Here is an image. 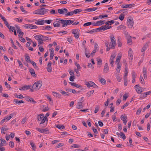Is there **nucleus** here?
Instances as JSON below:
<instances>
[{
    "label": "nucleus",
    "mask_w": 151,
    "mask_h": 151,
    "mask_svg": "<svg viewBox=\"0 0 151 151\" xmlns=\"http://www.w3.org/2000/svg\"><path fill=\"white\" fill-rule=\"evenodd\" d=\"M73 11H71L70 12H68L66 14H65L66 16H71L73 14Z\"/></svg>",
    "instance_id": "48"
},
{
    "label": "nucleus",
    "mask_w": 151,
    "mask_h": 151,
    "mask_svg": "<svg viewBox=\"0 0 151 151\" xmlns=\"http://www.w3.org/2000/svg\"><path fill=\"white\" fill-rule=\"evenodd\" d=\"M53 26L54 27H59L60 26V24L59 23L55 22L53 23Z\"/></svg>",
    "instance_id": "44"
},
{
    "label": "nucleus",
    "mask_w": 151,
    "mask_h": 151,
    "mask_svg": "<svg viewBox=\"0 0 151 151\" xmlns=\"http://www.w3.org/2000/svg\"><path fill=\"white\" fill-rule=\"evenodd\" d=\"M120 135L122 137V138L124 139H125L126 138V137L124 134L122 132H120Z\"/></svg>",
    "instance_id": "45"
},
{
    "label": "nucleus",
    "mask_w": 151,
    "mask_h": 151,
    "mask_svg": "<svg viewBox=\"0 0 151 151\" xmlns=\"http://www.w3.org/2000/svg\"><path fill=\"white\" fill-rule=\"evenodd\" d=\"M133 5L132 4H127L126 5H122V8H131L132 6Z\"/></svg>",
    "instance_id": "28"
},
{
    "label": "nucleus",
    "mask_w": 151,
    "mask_h": 151,
    "mask_svg": "<svg viewBox=\"0 0 151 151\" xmlns=\"http://www.w3.org/2000/svg\"><path fill=\"white\" fill-rule=\"evenodd\" d=\"M0 140L1 141V144H0V146L4 145V144H6V142L5 140L1 139H0Z\"/></svg>",
    "instance_id": "38"
},
{
    "label": "nucleus",
    "mask_w": 151,
    "mask_h": 151,
    "mask_svg": "<svg viewBox=\"0 0 151 151\" xmlns=\"http://www.w3.org/2000/svg\"><path fill=\"white\" fill-rule=\"evenodd\" d=\"M106 30V25H104L95 29V31L97 32L98 30L99 31H102Z\"/></svg>",
    "instance_id": "14"
},
{
    "label": "nucleus",
    "mask_w": 151,
    "mask_h": 151,
    "mask_svg": "<svg viewBox=\"0 0 151 151\" xmlns=\"http://www.w3.org/2000/svg\"><path fill=\"white\" fill-rule=\"evenodd\" d=\"M29 72L31 75L34 74L35 75L34 70L33 69H29Z\"/></svg>",
    "instance_id": "42"
},
{
    "label": "nucleus",
    "mask_w": 151,
    "mask_h": 151,
    "mask_svg": "<svg viewBox=\"0 0 151 151\" xmlns=\"http://www.w3.org/2000/svg\"><path fill=\"white\" fill-rule=\"evenodd\" d=\"M17 31V33L19 34V35H20L21 36L22 35V36H23L24 33L22 32L21 31V29H18Z\"/></svg>",
    "instance_id": "46"
},
{
    "label": "nucleus",
    "mask_w": 151,
    "mask_h": 151,
    "mask_svg": "<svg viewBox=\"0 0 151 151\" xmlns=\"http://www.w3.org/2000/svg\"><path fill=\"white\" fill-rule=\"evenodd\" d=\"M112 119H113V121L114 122H115L116 121V116L115 115H113L112 116Z\"/></svg>",
    "instance_id": "56"
},
{
    "label": "nucleus",
    "mask_w": 151,
    "mask_h": 151,
    "mask_svg": "<svg viewBox=\"0 0 151 151\" xmlns=\"http://www.w3.org/2000/svg\"><path fill=\"white\" fill-rule=\"evenodd\" d=\"M52 28L49 26H47L46 27H44L42 28V30L51 29Z\"/></svg>",
    "instance_id": "37"
},
{
    "label": "nucleus",
    "mask_w": 151,
    "mask_h": 151,
    "mask_svg": "<svg viewBox=\"0 0 151 151\" xmlns=\"http://www.w3.org/2000/svg\"><path fill=\"white\" fill-rule=\"evenodd\" d=\"M91 24H92V23L91 22H87V23H85L83 24V26H84V27L87 26H88L89 25H90Z\"/></svg>",
    "instance_id": "52"
},
{
    "label": "nucleus",
    "mask_w": 151,
    "mask_h": 151,
    "mask_svg": "<svg viewBox=\"0 0 151 151\" xmlns=\"http://www.w3.org/2000/svg\"><path fill=\"white\" fill-rule=\"evenodd\" d=\"M116 56L115 54H112L111 56L110 59L109 61L112 67L113 66V64L114 63V60L115 57Z\"/></svg>",
    "instance_id": "8"
},
{
    "label": "nucleus",
    "mask_w": 151,
    "mask_h": 151,
    "mask_svg": "<svg viewBox=\"0 0 151 151\" xmlns=\"http://www.w3.org/2000/svg\"><path fill=\"white\" fill-rule=\"evenodd\" d=\"M148 45L147 44H145L144 47L142 48L141 51L142 52H144L147 49V47H148Z\"/></svg>",
    "instance_id": "34"
},
{
    "label": "nucleus",
    "mask_w": 151,
    "mask_h": 151,
    "mask_svg": "<svg viewBox=\"0 0 151 151\" xmlns=\"http://www.w3.org/2000/svg\"><path fill=\"white\" fill-rule=\"evenodd\" d=\"M126 37L127 39V43L131 45L132 43V41L131 39L132 37L130 36H126Z\"/></svg>",
    "instance_id": "17"
},
{
    "label": "nucleus",
    "mask_w": 151,
    "mask_h": 151,
    "mask_svg": "<svg viewBox=\"0 0 151 151\" xmlns=\"http://www.w3.org/2000/svg\"><path fill=\"white\" fill-rule=\"evenodd\" d=\"M105 45L107 47L106 50L107 51H109L110 49H112L111 48V46L110 47L109 46V42L108 41H106L105 42Z\"/></svg>",
    "instance_id": "22"
},
{
    "label": "nucleus",
    "mask_w": 151,
    "mask_h": 151,
    "mask_svg": "<svg viewBox=\"0 0 151 151\" xmlns=\"http://www.w3.org/2000/svg\"><path fill=\"white\" fill-rule=\"evenodd\" d=\"M128 55H132V51L131 48L129 49L128 51Z\"/></svg>",
    "instance_id": "63"
},
{
    "label": "nucleus",
    "mask_w": 151,
    "mask_h": 151,
    "mask_svg": "<svg viewBox=\"0 0 151 151\" xmlns=\"http://www.w3.org/2000/svg\"><path fill=\"white\" fill-rule=\"evenodd\" d=\"M44 115L41 114L38 115L37 117V119L38 121H40L44 118Z\"/></svg>",
    "instance_id": "19"
},
{
    "label": "nucleus",
    "mask_w": 151,
    "mask_h": 151,
    "mask_svg": "<svg viewBox=\"0 0 151 151\" xmlns=\"http://www.w3.org/2000/svg\"><path fill=\"white\" fill-rule=\"evenodd\" d=\"M133 21L131 19H129L127 20V24L129 28H132L133 25Z\"/></svg>",
    "instance_id": "11"
},
{
    "label": "nucleus",
    "mask_w": 151,
    "mask_h": 151,
    "mask_svg": "<svg viewBox=\"0 0 151 151\" xmlns=\"http://www.w3.org/2000/svg\"><path fill=\"white\" fill-rule=\"evenodd\" d=\"M96 22L97 26H100L104 23V21L101 20L99 21H97Z\"/></svg>",
    "instance_id": "31"
},
{
    "label": "nucleus",
    "mask_w": 151,
    "mask_h": 151,
    "mask_svg": "<svg viewBox=\"0 0 151 151\" xmlns=\"http://www.w3.org/2000/svg\"><path fill=\"white\" fill-rule=\"evenodd\" d=\"M120 117H121V119L123 121L126 120V119H127V116H123V115H122Z\"/></svg>",
    "instance_id": "53"
},
{
    "label": "nucleus",
    "mask_w": 151,
    "mask_h": 151,
    "mask_svg": "<svg viewBox=\"0 0 151 151\" xmlns=\"http://www.w3.org/2000/svg\"><path fill=\"white\" fill-rule=\"evenodd\" d=\"M52 94L56 98H59L60 96H61V95L60 94L56 92H52Z\"/></svg>",
    "instance_id": "25"
},
{
    "label": "nucleus",
    "mask_w": 151,
    "mask_h": 151,
    "mask_svg": "<svg viewBox=\"0 0 151 151\" xmlns=\"http://www.w3.org/2000/svg\"><path fill=\"white\" fill-rule=\"evenodd\" d=\"M110 39H111V42H110V44L109 45L110 47L111 46V48L112 49H114L115 48V46L116 45V40L113 35L110 36Z\"/></svg>",
    "instance_id": "2"
},
{
    "label": "nucleus",
    "mask_w": 151,
    "mask_h": 151,
    "mask_svg": "<svg viewBox=\"0 0 151 151\" xmlns=\"http://www.w3.org/2000/svg\"><path fill=\"white\" fill-rule=\"evenodd\" d=\"M139 80L141 83L142 84H143L144 82V80L142 76H140Z\"/></svg>",
    "instance_id": "58"
},
{
    "label": "nucleus",
    "mask_w": 151,
    "mask_h": 151,
    "mask_svg": "<svg viewBox=\"0 0 151 151\" xmlns=\"http://www.w3.org/2000/svg\"><path fill=\"white\" fill-rule=\"evenodd\" d=\"M100 81L103 85H104L106 84V81L105 79L104 78H101L100 80Z\"/></svg>",
    "instance_id": "41"
},
{
    "label": "nucleus",
    "mask_w": 151,
    "mask_h": 151,
    "mask_svg": "<svg viewBox=\"0 0 151 151\" xmlns=\"http://www.w3.org/2000/svg\"><path fill=\"white\" fill-rule=\"evenodd\" d=\"M142 111V109L141 108H139L138 110H137L136 112V114L137 115H139L140 114L141 112Z\"/></svg>",
    "instance_id": "59"
},
{
    "label": "nucleus",
    "mask_w": 151,
    "mask_h": 151,
    "mask_svg": "<svg viewBox=\"0 0 151 151\" xmlns=\"http://www.w3.org/2000/svg\"><path fill=\"white\" fill-rule=\"evenodd\" d=\"M60 92L62 94V95L64 96H65L66 95V92L62 90H60Z\"/></svg>",
    "instance_id": "64"
},
{
    "label": "nucleus",
    "mask_w": 151,
    "mask_h": 151,
    "mask_svg": "<svg viewBox=\"0 0 151 151\" xmlns=\"http://www.w3.org/2000/svg\"><path fill=\"white\" fill-rule=\"evenodd\" d=\"M48 9L43 8H41L40 9L35 10L33 12L34 14H36L40 15H44L46 14L48 12Z\"/></svg>",
    "instance_id": "1"
},
{
    "label": "nucleus",
    "mask_w": 151,
    "mask_h": 151,
    "mask_svg": "<svg viewBox=\"0 0 151 151\" xmlns=\"http://www.w3.org/2000/svg\"><path fill=\"white\" fill-rule=\"evenodd\" d=\"M94 91V90H92L88 91L86 94L87 96L88 97H89L91 96V95L92 94Z\"/></svg>",
    "instance_id": "27"
},
{
    "label": "nucleus",
    "mask_w": 151,
    "mask_h": 151,
    "mask_svg": "<svg viewBox=\"0 0 151 151\" xmlns=\"http://www.w3.org/2000/svg\"><path fill=\"white\" fill-rule=\"evenodd\" d=\"M32 88V86L31 85H25L22 87L19 88V89L20 90H26Z\"/></svg>",
    "instance_id": "10"
},
{
    "label": "nucleus",
    "mask_w": 151,
    "mask_h": 151,
    "mask_svg": "<svg viewBox=\"0 0 151 151\" xmlns=\"http://www.w3.org/2000/svg\"><path fill=\"white\" fill-rule=\"evenodd\" d=\"M13 50L12 49L11 47H9V53L11 54V55H13Z\"/></svg>",
    "instance_id": "51"
},
{
    "label": "nucleus",
    "mask_w": 151,
    "mask_h": 151,
    "mask_svg": "<svg viewBox=\"0 0 151 151\" xmlns=\"http://www.w3.org/2000/svg\"><path fill=\"white\" fill-rule=\"evenodd\" d=\"M71 147H72L73 148H79V146L77 144H74L72 145Z\"/></svg>",
    "instance_id": "62"
},
{
    "label": "nucleus",
    "mask_w": 151,
    "mask_h": 151,
    "mask_svg": "<svg viewBox=\"0 0 151 151\" xmlns=\"http://www.w3.org/2000/svg\"><path fill=\"white\" fill-rule=\"evenodd\" d=\"M18 36L19 37L21 38L20 40L22 42H25V39L24 38L22 37L23 36H22V35L21 36L20 35H19Z\"/></svg>",
    "instance_id": "43"
},
{
    "label": "nucleus",
    "mask_w": 151,
    "mask_h": 151,
    "mask_svg": "<svg viewBox=\"0 0 151 151\" xmlns=\"http://www.w3.org/2000/svg\"><path fill=\"white\" fill-rule=\"evenodd\" d=\"M30 145L33 148L34 151H35L36 146L35 144L32 141L30 142Z\"/></svg>",
    "instance_id": "29"
},
{
    "label": "nucleus",
    "mask_w": 151,
    "mask_h": 151,
    "mask_svg": "<svg viewBox=\"0 0 151 151\" xmlns=\"http://www.w3.org/2000/svg\"><path fill=\"white\" fill-rule=\"evenodd\" d=\"M124 15L123 13H122L119 17V19L121 21H122L124 18Z\"/></svg>",
    "instance_id": "39"
},
{
    "label": "nucleus",
    "mask_w": 151,
    "mask_h": 151,
    "mask_svg": "<svg viewBox=\"0 0 151 151\" xmlns=\"http://www.w3.org/2000/svg\"><path fill=\"white\" fill-rule=\"evenodd\" d=\"M97 9V8L95 7L92 8H88L85 10V11L92 12L96 10Z\"/></svg>",
    "instance_id": "23"
},
{
    "label": "nucleus",
    "mask_w": 151,
    "mask_h": 151,
    "mask_svg": "<svg viewBox=\"0 0 151 151\" xmlns=\"http://www.w3.org/2000/svg\"><path fill=\"white\" fill-rule=\"evenodd\" d=\"M108 17V16L106 14L105 15H99V18H100L101 19H102L103 18L105 17Z\"/></svg>",
    "instance_id": "47"
},
{
    "label": "nucleus",
    "mask_w": 151,
    "mask_h": 151,
    "mask_svg": "<svg viewBox=\"0 0 151 151\" xmlns=\"http://www.w3.org/2000/svg\"><path fill=\"white\" fill-rule=\"evenodd\" d=\"M45 23V20H40L35 22V24L38 25H43Z\"/></svg>",
    "instance_id": "24"
},
{
    "label": "nucleus",
    "mask_w": 151,
    "mask_h": 151,
    "mask_svg": "<svg viewBox=\"0 0 151 151\" xmlns=\"http://www.w3.org/2000/svg\"><path fill=\"white\" fill-rule=\"evenodd\" d=\"M72 33L74 35V37L76 38H78L79 36V33L78 30L76 29H74L72 30Z\"/></svg>",
    "instance_id": "7"
},
{
    "label": "nucleus",
    "mask_w": 151,
    "mask_h": 151,
    "mask_svg": "<svg viewBox=\"0 0 151 151\" xmlns=\"http://www.w3.org/2000/svg\"><path fill=\"white\" fill-rule=\"evenodd\" d=\"M24 27L28 29H36L37 27L35 25L31 24H27L24 25Z\"/></svg>",
    "instance_id": "6"
},
{
    "label": "nucleus",
    "mask_w": 151,
    "mask_h": 151,
    "mask_svg": "<svg viewBox=\"0 0 151 151\" xmlns=\"http://www.w3.org/2000/svg\"><path fill=\"white\" fill-rule=\"evenodd\" d=\"M121 102V100L120 99H118L116 101V105L117 106L119 105V104H120Z\"/></svg>",
    "instance_id": "57"
},
{
    "label": "nucleus",
    "mask_w": 151,
    "mask_h": 151,
    "mask_svg": "<svg viewBox=\"0 0 151 151\" xmlns=\"http://www.w3.org/2000/svg\"><path fill=\"white\" fill-rule=\"evenodd\" d=\"M4 21L5 24L9 28V27H10V26L8 24L7 21L6 19V20H4Z\"/></svg>",
    "instance_id": "50"
},
{
    "label": "nucleus",
    "mask_w": 151,
    "mask_h": 151,
    "mask_svg": "<svg viewBox=\"0 0 151 151\" xmlns=\"http://www.w3.org/2000/svg\"><path fill=\"white\" fill-rule=\"evenodd\" d=\"M66 26L69 24H70L74 22L73 21H72L70 20H66Z\"/></svg>",
    "instance_id": "35"
},
{
    "label": "nucleus",
    "mask_w": 151,
    "mask_h": 151,
    "mask_svg": "<svg viewBox=\"0 0 151 151\" xmlns=\"http://www.w3.org/2000/svg\"><path fill=\"white\" fill-rule=\"evenodd\" d=\"M81 102H78L77 104V107L78 109H81L83 108Z\"/></svg>",
    "instance_id": "30"
},
{
    "label": "nucleus",
    "mask_w": 151,
    "mask_h": 151,
    "mask_svg": "<svg viewBox=\"0 0 151 151\" xmlns=\"http://www.w3.org/2000/svg\"><path fill=\"white\" fill-rule=\"evenodd\" d=\"M64 144L62 143H60L58 144L56 146L57 148H59L61 147L62 146H63L64 145Z\"/></svg>",
    "instance_id": "60"
},
{
    "label": "nucleus",
    "mask_w": 151,
    "mask_h": 151,
    "mask_svg": "<svg viewBox=\"0 0 151 151\" xmlns=\"http://www.w3.org/2000/svg\"><path fill=\"white\" fill-rule=\"evenodd\" d=\"M85 84L88 88L92 87L94 88H98V87L93 82L89 81L85 82Z\"/></svg>",
    "instance_id": "5"
},
{
    "label": "nucleus",
    "mask_w": 151,
    "mask_h": 151,
    "mask_svg": "<svg viewBox=\"0 0 151 151\" xmlns=\"http://www.w3.org/2000/svg\"><path fill=\"white\" fill-rule=\"evenodd\" d=\"M75 78V76H70L69 80L73 82L74 81V80Z\"/></svg>",
    "instance_id": "54"
},
{
    "label": "nucleus",
    "mask_w": 151,
    "mask_h": 151,
    "mask_svg": "<svg viewBox=\"0 0 151 151\" xmlns=\"http://www.w3.org/2000/svg\"><path fill=\"white\" fill-rule=\"evenodd\" d=\"M6 127V126H5L1 127V132L2 133H3L4 134H6V133L4 132V131H7L8 130V129Z\"/></svg>",
    "instance_id": "21"
},
{
    "label": "nucleus",
    "mask_w": 151,
    "mask_h": 151,
    "mask_svg": "<svg viewBox=\"0 0 151 151\" xmlns=\"http://www.w3.org/2000/svg\"><path fill=\"white\" fill-rule=\"evenodd\" d=\"M36 129L41 133H45L46 134H49V133L48 129H41L38 128H36Z\"/></svg>",
    "instance_id": "9"
},
{
    "label": "nucleus",
    "mask_w": 151,
    "mask_h": 151,
    "mask_svg": "<svg viewBox=\"0 0 151 151\" xmlns=\"http://www.w3.org/2000/svg\"><path fill=\"white\" fill-rule=\"evenodd\" d=\"M122 57V55H121L119 56H117L116 59V62L117 63H119L120 60L121 59Z\"/></svg>",
    "instance_id": "32"
},
{
    "label": "nucleus",
    "mask_w": 151,
    "mask_h": 151,
    "mask_svg": "<svg viewBox=\"0 0 151 151\" xmlns=\"http://www.w3.org/2000/svg\"><path fill=\"white\" fill-rule=\"evenodd\" d=\"M46 121L47 122L48 121V119L46 116H45L44 118H43L41 120V122L40 124V127H44L46 126L47 124H46L45 126L42 125V124H43V123H44Z\"/></svg>",
    "instance_id": "12"
},
{
    "label": "nucleus",
    "mask_w": 151,
    "mask_h": 151,
    "mask_svg": "<svg viewBox=\"0 0 151 151\" xmlns=\"http://www.w3.org/2000/svg\"><path fill=\"white\" fill-rule=\"evenodd\" d=\"M8 29L10 31H12V32L13 30H14V31L15 30V27H14L10 26Z\"/></svg>",
    "instance_id": "49"
},
{
    "label": "nucleus",
    "mask_w": 151,
    "mask_h": 151,
    "mask_svg": "<svg viewBox=\"0 0 151 151\" xmlns=\"http://www.w3.org/2000/svg\"><path fill=\"white\" fill-rule=\"evenodd\" d=\"M61 21V23L63 24L62 25V27H63L66 26V20L62 19Z\"/></svg>",
    "instance_id": "26"
},
{
    "label": "nucleus",
    "mask_w": 151,
    "mask_h": 151,
    "mask_svg": "<svg viewBox=\"0 0 151 151\" xmlns=\"http://www.w3.org/2000/svg\"><path fill=\"white\" fill-rule=\"evenodd\" d=\"M134 88L138 94H140V87L138 85H137L134 86Z\"/></svg>",
    "instance_id": "16"
},
{
    "label": "nucleus",
    "mask_w": 151,
    "mask_h": 151,
    "mask_svg": "<svg viewBox=\"0 0 151 151\" xmlns=\"http://www.w3.org/2000/svg\"><path fill=\"white\" fill-rule=\"evenodd\" d=\"M82 11V10L81 9H76L73 11V13L75 14H77L78 13Z\"/></svg>",
    "instance_id": "33"
},
{
    "label": "nucleus",
    "mask_w": 151,
    "mask_h": 151,
    "mask_svg": "<svg viewBox=\"0 0 151 151\" xmlns=\"http://www.w3.org/2000/svg\"><path fill=\"white\" fill-rule=\"evenodd\" d=\"M35 38L37 40H41L42 41L48 40L49 38L45 36H43L41 35H37L35 36Z\"/></svg>",
    "instance_id": "4"
},
{
    "label": "nucleus",
    "mask_w": 151,
    "mask_h": 151,
    "mask_svg": "<svg viewBox=\"0 0 151 151\" xmlns=\"http://www.w3.org/2000/svg\"><path fill=\"white\" fill-rule=\"evenodd\" d=\"M127 76H124V85L125 86H127Z\"/></svg>",
    "instance_id": "36"
},
{
    "label": "nucleus",
    "mask_w": 151,
    "mask_h": 151,
    "mask_svg": "<svg viewBox=\"0 0 151 151\" xmlns=\"http://www.w3.org/2000/svg\"><path fill=\"white\" fill-rule=\"evenodd\" d=\"M99 108H100V106H98V105L96 106V107L95 109L94 113H97L98 112V111H99Z\"/></svg>",
    "instance_id": "40"
},
{
    "label": "nucleus",
    "mask_w": 151,
    "mask_h": 151,
    "mask_svg": "<svg viewBox=\"0 0 151 151\" xmlns=\"http://www.w3.org/2000/svg\"><path fill=\"white\" fill-rule=\"evenodd\" d=\"M58 11L59 13L62 14L67 13L68 12V10L65 8H63L62 9H58Z\"/></svg>",
    "instance_id": "13"
},
{
    "label": "nucleus",
    "mask_w": 151,
    "mask_h": 151,
    "mask_svg": "<svg viewBox=\"0 0 151 151\" xmlns=\"http://www.w3.org/2000/svg\"><path fill=\"white\" fill-rule=\"evenodd\" d=\"M26 62L28 63H31V61L30 57L28 54H26L24 56Z\"/></svg>",
    "instance_id": "18"
},
{
    "label": "nucleus",
    "mask_w": 151,
    "mask_h": 151,
    "mask_svg": "<svg viewBox=\"0 0 151 151\" xmlns=\"http://www.w3.org/2000/svg\"><path fill=\"white\" fill-rule=\"evenodd\" d=\"M9 145L12 148H13L14 147V143L13 142L11 141L9 142Z\"/></svg>",
    "instance_id": "55"
},
{
    "label": "nucleus",
    "mask_w": 151,
    "mask_h": 151,
    "mask_svg": "<svg viewBox=\"0 0 151 151\" xmlns=\"http://www.w3.org/2000/svg\"><path fill=\"white\" fill-rule=\"evenodd\" d=\"M140 97L139 99L141 98L144 99L146 97V95H145V93H143L140 95Z\"/></svg>",
    "instance_id": "61"
},
{
    "label": "nucleus",
    "mask_w": 151,
    "mask_h": 151,
    "mask_svg": "<svg viewBox=\"0 0 151 151\" xmlns=\"http://www.w3.org/2000/svg\"><path fill=\"white\" fill-rule=\"evenodd\" d=\"M42 85V82L41 81H38L35 82L32 86V88L35 90H38L40 88Z\"/></svg>",
    "instance_id": "3"
},
{
    "label": "nucleus",
    "mask_w": 151,
    "mask_h": 151,
    "mask_svg": "<svg viewBox=\"0 0 151 151\" xmlns=\"http://www.w3.org/2000/svg\"><path fill=\"white\" fill-rule=\"evenodd\" d=\"M109 70V67L108 66V64L107 63H106L105 64L104 68V69L103 72L104 73H106L108 72Z\"/></svg>",
    "instance_id": "20"
},
{
    "label": "nucleus",
    "mask_w": 151,
    "mask_h": 151,
    "mask_svg": "<svg viewBox=\"0 0 151 151\" xmlns=\"http://www.w3.org/2000/svg\"><path fill=\"white\" fill-rule=\"evenodd\" d=\"M13 102L16 104L19 105L21 103H24V101L23 100H19L18 99H15L13 100Z\"/></svg>",
    "instance_id": "15"
}]
</instances>
